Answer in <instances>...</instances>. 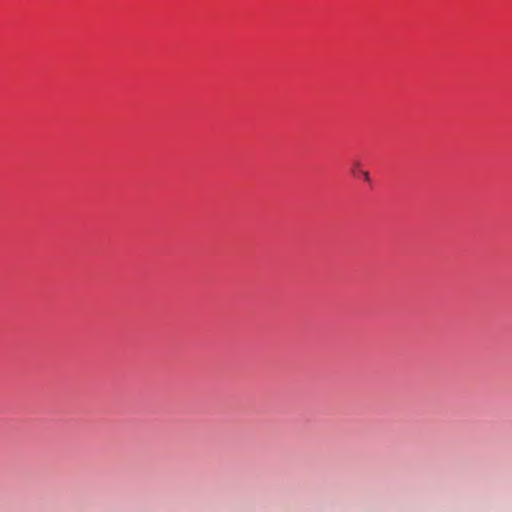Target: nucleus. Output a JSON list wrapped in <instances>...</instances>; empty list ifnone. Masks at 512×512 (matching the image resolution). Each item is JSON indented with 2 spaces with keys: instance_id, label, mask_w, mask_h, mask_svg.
<instances>
[{
  "instance_id": "f257e3e1",
  "label": "nucleus",
  "mask_w": 512,
  "mask_h": 512,
  "mask_svg": "<svg viewBox=\"0 0 512 512\" xmlns=\"http://www.w3.org/2000/svg\"><path fill=\"white\" fill-rule=\"evenodd\" d=\"M352 173H353L354 175L360 174V175L363 177V179H364L365 181H367V182H368V181H370V175H369V172H368V171L361 170V169H360V163H359V162H355V163L353 164V167H352Z\"/></svg>"
}]
</instances>
